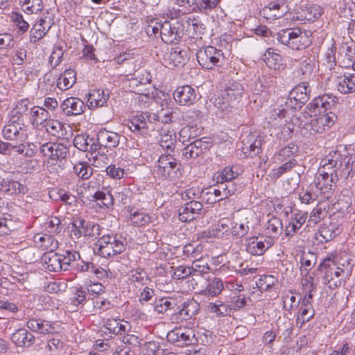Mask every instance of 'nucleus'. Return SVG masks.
Returning <instances> with one entry per match:
<instances>
[{"label": "nucleus", "instance_id": "obj_1", "mask_svg": "<svg viewBox=\"0 0 355 355\" xmlns=\"http://www.w3.org/2000/svg\"><path fill=\"white\" fill-rule=\"evenodd\" d=\"M182 173L180 161L170 153L162 154L153 169L155 178L159 180L175 181L182 176Z\"/></svg>", "mask_w": 355, "mask_h": 355}, {"label": "nucleus", "instance_id": "obj_2", "mask_svg": "<svg viewBox=\"0 0 355 355\" xmlns=\"http://www.w3.org/2000/svg\"><path fill=\"white\" fill-rule=\"evenodd\" d=\"M96 245L98 246V254L103 258L110 259L125 250L127 241L121 234H107L100 237Z\"/></svg>", "mask_w": 355, "mask_h": 355}, {"label": "nucleus", "instance_id": "obj_3", "mask_svg": "<svg viewBox=\"0 0 355 355\" xmlns=\"http://www.w3.org/2000/svg\"><path fill=\"white\" fill-rule=\"evenodd\" d=\"M340 265L334 259L328 257L324 259L318 266V270L324 273L323 283L330 289L339 287L344 275H348L351 271L350 269L344 268V263L342 264L343 268L340 267Z\"/></svg>", "mask_w": 355, "mask_h": 355}, {"label": "nucleus", "instance_id": "obj_4", "mask_svg": "<svg viewBox=\"0 0 355 355\" xmlns=\"http://www.w3.org/2000/svg\"><path fill=\"white\" fill-rule=\"evenodd\" d=\"M311 35L300 28H286L277 33L274 37L281 44L293 50H302L311 44Z\"/></svg>", "mask_w": 355, "mask_h": 355}, {"label": "nucleus", "instance_id": "obj_5", "mask_svg": "<svg viewBox=\"0 0 355 355\" xmlns=\"http://www.w3.org/2000/svg\"><path fill=\"white\" fill-rule=\"evenodd\" d=\"M242 85L236 81L229 82L220 96L214 101V105L223 111L239 103L243 94Z\"/></svg>", "mask_w": 355, "mask_h": 355}, {"label": "nucleus", "instance_id": "obj_6", "mask_svg": "<svg viewBox=\"0 0 355 355\" xmlns=\"http://www.w3.org/2000/svg\"><path fill=\"white\" fill-rule=\"evenodd\" d=\"M103 230L97 223L76 217L71 223L70 235L73 239H79L82 236L87 239L97 238L100 236Z\"/></svg>", "mask_w": 355, "mask_h": 355}, {"label": "nucleus", "instance_id": "obj_7", "mask_svg": "<svg viewBox=\"0 0 355 355\" xmlns=\"http://www.w3.org/2000/svg\"><path fill=\"white\" fill-rule=\"evenodd\" d=\"M196 58L201 67L207 70L220 67L225 62L223 51L212 46H207L198 50Z\"/></svg>", "mask_w": 355, "mask_h": 355}, {"label": "nucleus", "instance_id": "obj_8", "mask_svg": "<svg viewBox=\"0 0 355 355\" xmlns=\"http://www.w3.org/2000/svg\"><path fill=\"white\" fill-rule=\"evenodd\" d=\"M155 121H159V114L146 112L132 116L127 125L132 132L144 135L148 132V125Z\"/></svg>", "mask_w": 355, "mask_h": 355}, {"label": "nucleus", "instance_id": "obj_9", "mask_svg": "<svg viewBox=\"0 0 355 355\" xmlns=\"http://www.w3.org/2000/svg\"><path fill=\"white\" fill-rule=\"evenodd\" d=\"M311 87L307 81H302L290 92L286 105L292 109L300 108L309 99Z\"/></svg>", "mask_w": 355, "mask_h": 355}, {"label": "nucleus", "instance_id": "obj_10", "mask_svg": "<svg viewBox=\"0 0 355 355\" xmlns=\"http://www.w3.org/2000/svg\"><path fill=\"white\" fill-rule=\"evenodd\" d=\"M195 334L193 329L185 326H180L170 331L166 336L167 340L180 347L193 345Z\"/></svg>", "mask_w": 355, "mask_h": 355}, {"label": "nucleus", "instance_id": "obj_11", "mask_svg": "<svg viewBox=\"0 0 355 355\" xmlns=\"http://www.w3.org/2000/svg\"><path fill=\"white\" fill-rule=\"evenodd\" d=\"M159 60L162 64L168 68H173L183 64L187 60V53L179 46L165 47L160 51Z\"/></svg>", "mask_w": 355, "mask_h": 355}, {"label": "nucleus", "instance_id": "obj_12", "mask_svg": "<svg viewBox=\"0 0 355 355\" xmlns=\"http://www.w3.org/2000/svg\"><path fill=\"white\" fill-rule=\"evenodd\" d=\"M274 244L271 237L261 235L252 236L246 240V251L252 255L260 256Z\"/></svg>", "mask_w": 355, "mask_h": 355}, {"label": "nucleus", "instance_id": "obj_13", "mask_svg": "<svg viewBox=\"0 0 355 355\" xmlns=\"http://www.w3.org/2000/svg\"><path fill=\"white\" fill-rule=\"evenodd\" d=\"M319 114V116L313 119L306 125L310 128L311 134L324 132L334 124L337 118L336 115L331 112Z\"/></svg>", "mask_w": 355, "mask_h": 355}, {"label": "nucleus", "instance_id": "obj_14", "mask_svg": "<svg viewBox=\"0 0 355 355\" xmlns=\"http://www.w3.org/2000/svg\"><path fill=\"white\" fill-rule=\"evenodd\" d=\"M231 225H232V221L230 219H220L215 227L208 231L202 232L200 236L202 239L214 237L229 239L231 237Z\"/></svg>", "mask_w": 355, "mask_h": 355}, {"label": "nucleus", "instance_id": "obj_15", "mask_svg": "<svg viewBox=\"0 0 355 355\" xmlns=\"http://www.w3.org/2000/svg\"><path fill=\"white\" fill-rule=\"evenodd\" d=\"M180 24L175 19L171 21L165 20L163 21L162 26L160 27L159 35L162 41L166 44L175 43L180 37L181 31Z\"/></svg>", "mask_w": 355, "mask_h": 355}, {"label": "nucleus", "instance_id": "obj_16", "mask_svg": "<svg viewBox=\"0 0 355 355\" xmlns=\"http://www.w3.org/2000/svg\"><path fill=\"white\" fill-rule=\"evenodd\" d=\"M200 310V305L193 299L187 300L182 304V308L171 316L173 322L180 323L191 319Z\"/></svg>", "mask_w": 355, "mask_h": 355}, {"label": "nucleus", "instance_id": "obj_17", "mask_svg": "<svg viewBox=\"0 0 355 355\" xmlns=\"http://www.w3.org/2000/svg\"><path fill=\"white\" fill-rule=\"evenodd\" d=\"M211 146V143L207 137L196 139L184 148L182 155L187 159H196L205 150L209 149Z\"/></svg>", "mask_w": 355, "mask_h": 355}, {"label": "nucleus", "instance_id": "obj_18", "mask_svg": "<svg viewBox=\"0 0 355 355\" xmlns=\"http://www.w3.org/2000/svg\"><path fill=\"white\" fill-rule=\"evenodd\" d=\"M175 102L182 106H190L197 100L196 89L190 85L178 87L173 93Z\"/></svg>", "mask_w": 355, "mask_h": 355}, {"label": "nucleus", "instance_id": "obj_19", "mask_svg": "<svg viewBox=\"0 0 355 355\" xmlns=\"http://www.w3.org/2000/svg\"><path fill=\"white\" fill-rule=\"evenodd\" d=\"M341 158V155L338 151H332L322 160V166L319 168L318 172L328 174L329 177L338 178L337 173L338 169V161Z\"/></svg>", "mask_w": 355, "mask_h": 355}, {"label": "nucleus", "instance_id": "obj_20", "mask_svg": "<svg viewBox=\"0 0 355 355\" xmlns=\"http://www.w3.org/2000/svg\"><path fill=\"white\" fill-rule=\"evenodd\" d=\"M2 135L7 140L23 143L27 138L25 127L8 121L2 129Z\"/></svg>", "mask_w": 355, "mask_h": 355}, {"label": "nucleus", "instance_id": "obj_21", "mask_svg": "<svg viewBox=\"0 0 355 355\" xmlns=\"http://www.w3.org/2000/svg\"><path fill=\"white\" fill-rule=\"evenodd\" d=\"M202 205L200 202L191 200L180 209L179 219L182 222H190L201 214Z\"/></svg>", "mask_w": 355, "mask_h": 355}, {"label": "nucleus", "instance_id": "obj_22", "mask_svg": "<svg viewBox=\"0 0 355 355\" xmlns=\"http://www.w3.org/2000/svg\"><path fill=\"white\" fill-rule=\"evenodd\" d=\"M338 180V178L331 177L329 178L328 174L322 171L321 173L318 172L313 182L311 184V188H315L320 194H325L333 189V187L336 184Z\"/></svg>", "mask_w": 355, "mask_h": 355}, {"label": "nucleus", "instance_id": "obj_23", "mask_svg": "<svg viewBox=\"0 0 355 355\" xmlns=\"http://www.w3.org/2000/svg\"><path fill=\"white\" fill-rule=\"evenodd\" d=\"M26 327L33 331L47 334L58 331L55 323L42 318H31L26 322Z\"/></svg>", "mask_w": 355, "mask_h": 355}, {"label": "nucleus", "instance_id": "obj_24", "mask_svg": "<svg viewBox=\"0 0 355 355\" xmlns=\"http://www.w3.org/2000/svg\"><path fill=\"white\" fill-rule=\"evenodd\" d=\"M342 232L341 227L336 223L323 224L315 234V239L321 243L331 241Z\"/></svg>", "mask_w": 355, "mask_h": 355}, {"label": "nucleus", "instance_id": "obj_25", "mask_svg": "<svg viewBox=\"0 0 355 355\" xmlns=\"http://www.w3.org/2000/svg\"><path fill=\"white\" fill-rule=\"evenodd\" d=\"M334 103V97L324 94L315 98L308 104L307 107L311 112L316 115L318 112L319 114L326 112L327 110L331 108Z\"/></svg>", "mask_w": 355, "mask_h": 355}, {"label": "nucleus", "instance_id": "obj_26", "mask_svg": "<svg viewBox=\"0 0 355 355\" xmlns=\"http://www.w3.org/2000/svg\"><path fill=\"white\" fill-rule=\"evenodd\" d=\"M262 139L261 137L250 134L243 141L241 150L246 157H254L261 152Z\"/></svg>", "mask_w": 355, "mask_h": 355}, {"label": "nucleus", "instance_id": "obj_27", "mask_svg": "<svg viewBox=\"0 0 355 355\" xmlns=\"http://www.w3.org/2000/svg\"><path fill=\"white\" fill-rule=\"evenodd\" d=\"M51 27L50 19L47 21L46 17L41 18L39 21L35 23L30 31V42L36 44L42 39L48 33Z\"/></svg>", "mask_w": 355, "mask_h": 355}, {"label": "nucleus", "instance_id": "obj_28", "mask_svg": "<svg viewBox=\"0 0 355 355\" xmlns=\"http://www.w3.org/2000/svg\"><path fill=\"white\" fill-rule=\"evenodd\" d=\"M110 98V92L107 89H92L89 93L87 99L89 108H97L107 106V101Z\"/></svg>", "mask_w": 355, "mask_h": 355}, {"label": "nucleus", "instance_id": "obj_29", "mask_svg": "<svg viewBox=\"0 0 355 355\" xmlns=\"http://www.w3.org/2000/svg\"><path fill=\"white\" fill-rule=\"evenodd\" d=\"M308 213L306 211H297L293 213L290 218L288 224L286 227V235H295L306 223Z\"/></svg>", "mask_w": 355, "mask_h": 355}, {"label": "nucleus", "instance_id": "obj_30", "mask_svg": "<svg viewBox=\"0 0 355 355\" xmlns=\"http://www.w3.org/2000/svg\"><path fill=\"white\" fill-rule=\"evenodd\" d=\"M61 107L67 116L79 115L83 113L85 105L78 98L70 97L66 98L61 104Z\"/></svg>", "mask_w": 355, "mask_h": 355}, {"label": "nucleus", "instance_id": "obj_31", "mask_svg": "<svg viewBox=\"0 0 355 355\" xmlns=\"http://www.w3.org/2000/svg\"><path fill=\"white\" fill-rule=\"evenodd\" d=\"M54 236L51 234H36L34 236V243L42 250L53 252L58 247V241Z\"/></svg>", "mask_w": 355, "mask_h": 355}, {"label": "nucleus", "instance_id": "obj_32", "mask_svg": "<svg viewBox=\"0 0 355 355\" xmlns=\"http://www.w3.org/2000/svg\"><path fill=\"white\" fill-rule=\"evenodd\" d=\"M120 138L118 133L103 129L98 132L96 140L102 146L112 148L119 146Z\"/></svg>", "mask_w": 355, "mask_h": 355}, {"label": "nucleus", "instance_id": "obj_33", "mask_svg": "<svg viewBox=\"0 0 355 355\" xmlns=\"http://www.w3.org/2000/svg\"><path fill=\"white\" fill-rule=\"evenodd\" d=\"M42 261L45 266L51 272H60L64 270L62 263L61 254L53 252H48L42 257Z\"/></svg>", "mask_w": 355, "mask_h": 355}, {"label": "nucleus", "instance_id": "obj_34", "mask_svg": "<svg viewBox=\"0 0 355 355\" xmlns=\"http://www.w3.org/2000/svg\"><path fill=\"white\" fill-rule=\"evenodd\" d=\"M11 339L18 347H29L35 340L34 335L26 329H19L12 334Z\"/></svg>", "mask_w": 355, "mask_h": 355}, {"label": "nucleus", "instance_id": "obj_35", "mask_svg": "<svg viewBox=\"0 0 355 355\" xmlns=\"http://www.w3.org/2000/svg\"><path fill=\"white\" fill-rule=\"evenodd\" d=\"M43 127L46 132L53 137L62 139L67 137V128H69V125L58 120L49 119Z\"/></svg>", "mask_w": 355, "mask_h": 355}, {"label": "nucleus", "instance_id": "obj_36", "mask_svg": "<svg viewBox=\"0 0 355 355\" xmlns=\"http://www.w3.org/2000/svg\"><path fill=\"white\" fill-rule=\"evenodd\" d=\"M29 103L27 100L19 101L15 107L10 113L9 121L17 124L20 126L25 127L23 116L28 110Z\"/></svg>", "mask_w": 355, "mask_h": 355}, {"label": "nucleus", "instance_id": "obj_37", "mask_svg": "<svg viewBox=\"0 0 355 355\" xmlns=\"http://www.w3.org/2000/svg\"><path fill=\"white\" fill-rule=\"evenodd\" d=\"M338 168L340 169V175L345 179L352 178L355 174V155H347L338 161Z\"/></svg>", "mask_w": 355, "mask_h": 355}, {"label": "nucleus", "instance_id": "obj_38", "mask_svg": "<svg viewBox=\"0 0 355 355\" xmlns=\"http://www.w3.org/2000/svg\"><path fill=\"white\" fill-rule=\"evenodd\" d=\"M94 182H89L88 183H84L80 187V195L82 198H86L90 201L100 200L102 202L107 193H105L101 191H94Z\"/></svg>", "mask_w": 355, "mask_h": 355}, {"label": "nucleus", "instance_id": "obj_39", "mask_svg": "<svg viewBox=\"0 0 355 355\" xmlns=\"http://www.w3.org/2000/svg\"><path fill=\"white\" fill-rule=\"evenodd\" d=\"M337 88L343 94L355 92V73H345L343 76L338 78Z\"/></svg>", "mask_w": 355, "mask_h": 355}, {"label": "nucleus", "instance_id": "obj_40", "mask_svg": "<svg viewBox=\"0 0 355 355\" xmlns=\"http://www.w3.org/2000/svg\"><path fill=\"white\" fill-rule=\"evenodd\" d=\"M338 60L343 67L348 68L352 67L355 61V51L351 46L347 44H342L339 48Z\"/></svg>", "mask_w": 355, "mask_h": 355}, {"label": "nucleus", "instance_id": "obj_41", "mask_svg": "<svg viewBox=\"0 0 355 355\" xmlns=\"http://www.w3.org/2000/svg\"><path fill=\"white\" fill-rule=\"evenodd\" d=\"M301 20L314 21L318 19L323 12V8L314 3H305L301 8Z\"/></svg>", "mask_w": 355, "mask_h": 355}, {"label": "nucleus", "instance_id": "obj_42", "mask_svg": "<svg viewBox=\"0 0 355 355\" xmlns=\"http://www.w3.org/2000/svg\"><path fill=\"white\" fill-rule=\"evenodd\" d=\"M31 121L33 126H44V123L48 121L49 113L44 107L40 106H34L31 110Z\"/></svg>", "mask_w": 355, "mask_h": 355}, {"label": "nucleus", "instance_id": "obj_43", "mask_svg": "<svg viewBox=\"0 0 355 355\" xmlns=\"http://www.w3.org/2000/svg\"><path fill=\"white\" fill-rule=\"evenodd\" d=\"M206 279L207 283L205 289L202 291L205 295L216 297L224 289V284L220 279L217 277H207Z\"/></svg>", "mask_w": 355, "mask_h": 355}, {"label": "nucleus", "instance_id": "obj_44", "mask_svg": "<svg viewBox=\"0 0 355 355\" xmlns=\"http://www.w3.org/2000/svg\"><path fill=\"white\" fill-rule=\"evenodd\" d=\"M76 81V73L72 69H66L57 80V87L62 91L71 88Z\"/></svg>", "mask_w": 355, "mask_h": 355}, {"label": "nucleus", "instance_id": "obj_45", "mask_svg": "<svg viewBox=\"0 0 355 355\" xmlns=\"http://www.w3.org/2000/svg\"><path fill=\"white\" fill-rule=\"evenodd\" d=\"M283 227L282 220L277 217L272 216L268 220L265 225L266 233L268 235L266 237H271L274 239L282 233Z\"/></svg>", "mask_w": 355, "mask_h": 355}, {"label": "nucleus", "instance_id": "obj_46", "mask_svg": "<svg viewBox=\"0 0 355 355\" xmlns=\"http://www.w3.org/2000/svg\"><path fill=\"white\" fill-rule=\"evenodd\" d=\"M133 76L134 77L130 80V86L132 87L150 84L152 80V75L144 69L136 71Z\"/></svg>", "mask_w": 355, "mask_h": 355}, {"label": "nucleus", "instance_id": "obj_47", "mask_svg": "<svg viewBox=\"0 0 355 355\" xmlns=\"http://www.w3.org/2000/svg\"><path fill=\"white\" fill-rule=\"evenodd\" d=\"M193 333L195 334L193 341V345H208L212 343V332L209 330H207L202 328L198 329L197 330L193 329Z\"/></svg>", "mask_w": 355, "mask_h": 355}, {"label": "nucleus", "instance_id": "obj_48", "mask_svg": "<svg viewBox=\"0 0 355 355\" xmlns=\"http://www.w3.org/2000/svg\"><path fill=\"white\" fill-rule=\"evenodd\" d=\"M10 19L14 25L17 27V33L18 35H21L28 31L29 24L24 19L21 13L12 12Z\"/></svg>", "mask_w": 355, "mask_h": 355}, {"label": "nucleus", "instance_id": "obj_49", "mask_svg": "<svg viewBox=\"0 0 355 355\" xmlns=\"http://www.w3.org/2000/svg\"><path fill=\"white\" fill-rule=\"evenodd\" d=\"M263 60L269 68L276 69L282 57L275 49L269 48L263 55Z\"/></svg>", "mask_w": 355, "mask_h": 355}, {"label": "nucleus", "instance_id": "obj_50", "mask_svg": "<svg viewBox=\"0 0 355 355\" xmlns=\"http://www.w3.org/2000/svg\"><path fill=\"white\" fill-rule=\"evenodd\" d=\"M73 170L78 177L83 180L89 179L93 173V168L87 162L76 164L73 167Z\"/></svg>", "mask_w": 355, "mask_h": 355}, {"label": "nucleus", "instance_id": "obj_51", "mask_svg": "<svg viewBox=\"0 0 355 355\" xmlns=\"http://www.w3.org/2000/svg\"><path fill=\"white\" fill-rule=\"evenodd\" d=\"M283 308L288 313H291L292 311L296 309L300 302V300H297L293 293L289 291L287 293L282 295Z\"/></svg>", "mask_w": 355, "mask_h": 355}, {"label": "nucleus", "instance_id": "obj_52", "mask_svg": "<svg viewBox=\"0 0 355 355\" xmlns=\"http://www.w3.org/2000/svg\"><path fill=\"white\" fill-rule=\"evenodd\" d=\"M248 222L234 223L231 225V237L233 239H241L245 236L250 230Z\"/></svg>", "mask_w": 355, "mask_h": 355}, {"label": "nucleus", "instance_id": "obj_53", "mask_svg": "<svg viewBox=\"0 0 355 355\" xmlns=\"http://www.w3.org/2000/svg\"><path fill=\"white\" fill-rule=\"evenodd\" d=\"M298 152V146L294 143H289L287 146L283 147L277 153V159L279 162H284L290 159Z\"/></svg>", "mask_w": 355, "mask_h": 355}, {"label": "nucleus", "instance_id": "obj_54", "mask_svg": "<svg viewBox=\"0 0 355 355\" xmlns=\"http://www.w3.org/2000/svg\"><path fill=\"white\" fill-rule=\"evenodd\" d=\"M248 300L250 301V299L242 295H237L231 297L227 304L230 312L232 310L239 311L247 304Z\"/></svg>", "mask_w": 355, "mask_h": 355}, {"label": "nucleus", "instance_id": "obj_55", "mask_svg": "<svg viewBox=\"0 0 355 355\" xmlns=\"http://www.w3.org/2000/svg\"><path fill=\"white\" fill-rule=\"evenodd\" d=\"M69 155V150L67 146L60 143H55L51 157L52 162L66 159Z\"/></svg>", "mask_w": 355, "mask_h": 355}, {"label": "nucleus", "instance_id": "obj_56", "mask_svg": "<svg viewBox=\"0 0 355 355\" xmlns=\"http://www.w3.org/2000/svg\"><path fill=\"white\" fill-rule=\"evenodd\" d=\"M236 178L235 173L230 166L225 167L221 171L215 174L214 179L218 184L232 181Z\"/></svg>", "mask_w": 355, "mask_h": 355}, {"label": "nucleus", "instance_id": "obj_57", "mask_svg": "<svg viewBox=\"0 0 355 355\" xmlns=\"http://www.w3.org/2000/svg\"><path fill=\"white\" fill-rule=\"evenodd\" d=\"M315 311L313 308L299 307L298 315L296 320L297 324H300V327L306 322H309L314 316Z\"/></svg>", "mask_w": 355, "mask_h": 355}, {"label": "nucleus", "instance_id": "obj_58", "mask_svg": "<svg viewBox=\"0 0 355 355\" xmlns=\"http://www.w3.org/2000/svg\"><path fill=\"white\" fill-rule=\"evenodd\" d=\"M176 136L170 132L160 134L159 145L163 149L171 150L175 147Z\"/></svg>", "mask_w": 355, "mask_h": 355}, {"label": "nucleus", "instance_id": "obj_59", "mask_svg": "<svg viewBox=\"0 0 355 355\" xmlns=\"http://www.w3.org/2000/svg\"><path fill=\"white\" fill-rule=\"evenodd\" d=\"M87 302V291L82 287L76 288L72 297H70V303L74 306L84 305Z\"/></svg>", "mask_w": 355, "mask_h": 355}, {"label": "nucleus", "instance_id": "obj_60", "mask_svg": "<svg viewBox=\"0 0 355 355\" xmlns=\"http://www.w3.org/2000/svg\"><path fill=\"white\" fill-rule=\"evenodd\" d=\"M131 283L137 284V286H144L147 284L149 280L146 272L144 270L132 271L129 277Z\"/></svg>", "mask_w": 355, "mask_h": 355}, {"label": "nucleus", "instance_id": "obj_61", "mask_svg": "<svg viewBox=\"0 0 355 355\" xmlns=\"http://www.w3.org/2000/svg\"><path fill=\"white\" fill-rule=\"evenodd\" d=\"M277 279L273 275H263L257 283L261 291H270L277 283Z\"/></svg>", "mask_w": 355, "mask_h": 355}, {"label": "nucleus", "instance_id": "obj_62", "mask_svg": "<svg viewBox=\"0 0 355 355\" xmlns=\"http://www.w3.org/2000/svg\"><path fill=\"white\" fill-rule=\"evenodd\" d=\"M80 258V254L75 250H67L63 254H61L62 263L64 270H67L70 264Z\"/></svg>", "mask_w": 355, "mask_h": 355}, {"label": "nucleus", "instance_id": "obj_63", "mask_svg": "<svg viewBox=\"0 0 355 355\" xmlns=\"http://www.w3.org/2000/svg\"><path fill=\"white\" fill-rule=\"evenodd\" d=\"M146 23L148 24L146 27L148 34L157 35L160 33V27L162 26L163 22L159 19L149 16L146 18Z\"/></svg>", "mask_w": 355, "mask_h": 355}, {"label": "nucleus", "instance_id": "obj_64", "mask_svg": "<svg viewBox=\"0 0 355 355\" xmlns=\"http://www.w3.org/2000/svg\"><path fill=\"white\" fill-rule=\"evenodd\" d=\"M349 352H352L351 355H355V344L345 341L340 347L334 350L330 355H349Z\"/></svg>", "mask_w": 355, "mask_h": 355}]
</instances>
